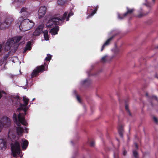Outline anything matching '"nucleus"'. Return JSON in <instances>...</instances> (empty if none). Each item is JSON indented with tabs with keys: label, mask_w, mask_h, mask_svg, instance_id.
Here are the masks:
<instances>
[{
	"label": "nucleus",
	"mask_w": 158,
	"mask_h": 158,
	"mask_svg": "<svg viewBox=\"0 0 158 158\" xmlns=\"http://www.w3.org/2000/svg\"><path fill=\"white\" fill-rule=\"evenodd\" d=\"M23 100L24 104L20 103L19 107L17 111L18 113L21 110H23V113H20L18 115V118L17 117L16 114L14 113L13 117L15 123L17 125L16 131L17 134L19 135H22L24 130L26 133L28 132L27 128L25 127L24 129L21 126V124L24 126H27V124L25 119L24 116L26 114V112L28 108L27 106L28 104L29 99L26 96H24L23 97Z\"/></svg>",
	"instance_id": "1"
},
{
	"label": "nucleus",
	"mask_w": 158,
	"mask_h": 158,
	"mask_svg": "<svg viewBox=\"0 0 158 158\" xmlns=\"http://www.w3.org/2000/svg\"><path fill=\"white\" fill-rule=\"evenodd\" d=\"M19 13L21 15L17 20V23L20 30L25 31L32 28L34 25L33 22L28 19H25L30 16V11L27 8L23 7L21 9Z\"/></svg>",
	"instance_id": "2"
},
{
	"label": "nucleus",
	"mask_w": 158,
	"mask_h": 158,
	"mask_svg": "<svg viewBox=\"0 0 158 158\" xmlns=\"http://www.w3.org/2000/svg\"><path fill=\"white\" fill-rule=\"evenodd\" d=\"M68 12H65L62 17L60 16V14L55 15L52 19L49 20L46 24V26L48 28H52L50 32L52 35H55L57 34L59 30V27L56 25H60L64 22V20L67 15Z\"/></svg>",
	"instance_id": "3"
},
{
	"label": "nucleus",
	"mask_w": 158,
	"mask_h": 158,
	"mask_svg": "<svg viewBox=\"0 0 158 158\" xmlns=\"http://www.w3.org/2000/svg\"><path fill=\"white\" fill-rule=\"evenodd\" d=\"M16 136L12 132L9 131L8 132V142L11 145L12 153L14 157L16 158H21L23 156L22 152H21L20 144L15 140Z\"/></svg>",
	"instance_id": "4"
},
{
	"label": "nucleus",
	"mask_w": 158,
	"mask_h": 158,
	"mask_svg": "<svg viewBox=\"0 0 158 158\" xmlns=\"http://www.w3.org/2000/svg\"><path fill=\"white\" fill-rule=\"evenodd\" d=\"M22 36H19L9 38L7 41L4 46V50L8 51L10 50L12 47L18 46V43L23 38Z\"/></svg>",
	"instance_id": "5"
},
{
	"label": "nucleus",
	"mask_w": 158,
	"mask_h": 158,
	"mask_svg": "<svg viewBox=\"0 0 158 158\" xmlns=\"http://www.w3.org/2000/svg\"><path fill=\"white\" fill-rule=\"evenodd\" d=\"M13 21V19L12 16L7 17L3 22L1 23L0 20V30H4L8 28Z\"/></svg>",
	"instance_id": "6"
},
{
	"label": "nucleus",
	"mask_w": 158,
	"mask_h": 158,
	"mask_svg": "<svg viewBox=\"0 0 158 158\" xmlns=\"http://www.w3.org/2000/svg\"><path fill=\"white\" fill-rule=\"evenodd\" d=\"M10 125V121L9 118L6 116L3 117L0 121V132L3 127H8Z\"/></svg>",
	"instance_id": "7"
},
{
	"label": "nucleus",
	"mask_w": 158,
	"mask_h": 158,
	"mask_svg": "<svg viewBox=\"0 0 158 158\" xmlns=\"http://www.w3.org/2000/svg\"><path fill=\"white\" fill-rule=\"evenodd\" d=\"M46 68L45 69L44 66L41 65L40 66L37 67L35 69L31 74V78L36 76L40 72H42L44 70H47Z\"/></svg>",
	"instance_id": "8"
},
{
	"label": "nucleus",
	"mask_w": 158,
	"mask_h": 158,
	"mask_svg": "<svg viewBox=\"0 0 158 158\" xmlns=\"http://www.w3.org/2000/svg\"><path fill=\"white\" fill-rule=\"evenodd\" d=\"M111 35H112L111 37L110 38H109L104 43V44L102 47L101 51H102L104 48L106 46L108 45L110 41L112 40L113 38L117 34V31L116 30H114L112 31L110 33Z\"/></svg>",
	"instance_id": "9"
},
{
	"label": "nucleus",
	"mask_w": 158,
	"mask_h": 158,
	"mask_svg": "<svg viewBox=\"0 0 158 158\" xmlns=\"http://www.w3.org/2000/svg\"><path fill=\"white\" fill-rule=\"evenodd\" d=\"M46 7L45 6H40L38 10V16L39 19L44 16L46 12Z\"/></svg>",
	"instance_id": "10"
},
{
	"label": "nucleus",
	"mask_w": 158,
	"mask_h": 158,
	"mask_svg": "<svg viewBox=\"0 0 158 158\" xmlns=\"http://www.w3.org/2000/svg\"><path fill=\"white\" fill-rule=\"evenodd\" d=\"M44 27V26L43 24L39 25L36 28L34 32L32 34H31V36H32V35L38 36L42 32Z\"/></svg>",
	"instance_id": "11"
},
{
	"label": "nucleus",
	"mask_w": 158,
	"mask_h": 158,
	"mask_svg": "<svg viewBox=\"0 0 158 158\" xmlns=\"http://www.w3.org/2000/svg\"><path fill=\"white\" fill-rule=\"evenodd\" d=\"M9 55V52L8 53L6 54L0 60V66H1V69H3L4 68L6 61L7 58L8 57Z\"/></svg>",
	"instance_id": "12"
},
{
	"label": "nucleus",
	"mask_w": 158,
	"mask_h": 158,
	"mask_svg": "<svg viewBox=\"0 0 158 158\" xmlns=\"http://www.w3.org/2000/svg\"><path fill=\"white\" fill-rule=\"evenodd\" d=\"M6 147V143L5 141L2 139H0V149L5 150Z\"/></svg>",
	"instance_id": "13"
},
{
	"label": "nucleus",
	"mask_w": 158,
	"mask_h": 158,
	"mask_svg": "<svg viewBox=\"0 0 158 158\" xmlns=\"http://www.w3.org/2000/svg\"><path fill=\"white\" fill-rule=\"evenodd\" d=\"M22 141L23 143L21 145L22 149L25 150L28 146V142L27 140L24 139H22Z\"/></svg>",
	"instance_id": "14"
},
{
	"label": "nucleus",
	"mask_w": 158,
	"mask_h": 158,
	"mask_svg": "<svg viewBox=\"0 0 158 158\" xmlns=\"http://www.w3.org/2000/svg\"><path fill=\"white\" fill-rule=\"evenodd\" d=\"M13 3L14 4L16 3L20 5L23 4L25 1V0H13Z\"/></svg>",
	"instance_id": "15"
},
{
	"label": "nucleus",
	"mask_w": 158,
	"mask_h": 158,
	"mask_svg": "<svg viewBox=\"0 0 158 158\" xmlns=\"http://www.w3.org/2000/svg\"><path fill=\"white\" fill-rule=\"evenodd\" d=\"M31 43L30 41L27 42L26 48L23 51V52H25L27 50H30L31 49Z\"/></svg>",
	"instance_id": "16"
},
{
	"label": "nucleus",
	"mask_w": 158,
	"mask_h": 158,
	"mask_svg": "<svg viewBox=\"0 0 158 158\" xmlns=\"http://www.w3.org/2000/svg\"><path fill=\"white\" fill-rule=\"evenodd\" d=\"M43 32L44 33V37L45 40L46 41L48 40L49 39L48 35V31L47 30H45Z\"/></svg>",
	"instance_id": "17"
},
{
	"label": "nucleus",
	"mask_w": 158,
	"mask_h": 158,
	"mask_svg": "<svg viewBox=\"0 0 158 158\" xmlns=\"http://www.w3.org/2000/svg\"><path fill=\"white\" fill-rule=\"evenodd\" d=\"M123 127L121 126H120L118 128V132L119 134L122 138L123 137Z\"/></svg>",
	"instance_id": "18"
},
{
	"label": "nucleus",
	"mask_w": 158,
	"mask_h": 158,
	"mask_svg": "<svg viewBox=\"0 0 158 158\" xmlns=\"http://www.w3.org/2000/svg\"><path fill=\"white\" fill-rule=\"evenodd\" d=\"M67 0H58L57 3L60 5H63L65 4L67 2Z\"/></svg>",
	"instance_id": "19"
},
{
	"label": "nucleus",
	"mask_w": 158,
	"mask_h": 158,
	"mask_svg": "<svg viewBox=\"0 0 158 158\" xmlns=\"http://www.w3.org/2000/svg\"><path fill=\"white\" fill-rule=\"evenodd\" d=\"M97 7H96V8H95L93 10H92L91 11V14L89 15L87 17V19L91 17L92 16H93L96 13L97 10Z\"/></svg>",
	"instance_id": "20"
},
{
	"label": "nucleus",
	"mask_w": 158,
	"mask_h": 158,
	"mask_svg": "<svg viewBox=\"0 0 158 158\" xmlns=\"http://www.w3.org/2000/svg\"><path fill=\"white\" fill-rule=\"evenodd\" d=\"M127 12L124 14L123 17H125L127 14H131L134 11V9H129L127 7Z\"/></svg>",
	"instance_id": "21"
},
{
	"label": "nucleus",
	"mask_w": 158,
	"mask_h": 158,
	"mask_svg": "<svg viewBox=\"0 0 158 158\" xmlns=\"http://www.w3.org/2000/svg\"><path fill=\"white\" fill-rule=\"evenodd\" d=\"M90 83V81L88 79H86L81 81V83L82 84L87 85Z\"/></svg>",
	"instance_id": "22"
},
{
	"label": "nucleus",
	"mask_w": 158,
	"mask_h": 158,
	"mask_svg": "<svg viewBox=\"0 0 158 158\" xmlns=\"http://www.w3.org/2000/svg\"><path fill=\"white\" fill-rule=\"evenodd\" d=\"M73 15V12H71L69 13L67 17L66 18V17H65V18L64 20H64L66 19V21H69V18L70 16Z\"/></svg>",
	"instance_id": "23"
},
{
	"label": "nucleus",
	"mask_w": 158,
	"mask_h": 158,
	"mask_svg": "<svg viewBox=\"0 0 158 158\" xmlns=\"http://www.w3.org/2000/svg\"><path fill=\"white\" fill-rule=\"evenodd\" d=\"M52 57V56L50 54H48L47 56L45 58V60L47 61H50Z\"/></svg>",
	"instance_id": "24"
},
{
	"label": "nucleus",
	"mask_w": 158,
	"mask_h": 158,
	"mask_svg": "<svg viewBox=\"0 0 158 158\" xmlns=\"http://www.w3.org/2000/svg\"><path fill=\"white\" fill-rule=\"evenodd\" d=\"M133 154L135 158H138V152L136 151H133Z\"/></svg>",
	"instance_id": "25"
},
{
	"label": "nucleus",
	"mask_w": 158,
	"mask_h": 158,
	"mask_svg": "<svg viewBox=\"0 0 158 158\" xmlns=\"http://www.w3.org/2000/svg\"><path fill=\"white\" fill-rule=\"evenodd\" d=\"M125 107L126 110L128 112L129 114V115H131L130 113V111L128 109V105H127V104H126Z\"/></svg>",
	"instance_id": "26"
},
{
	"label": "nucleus",
	"mask_w": 158,
	"mask_h": 158,
	"mask_svg": "<svg viewBox=\"0 0 158 158\" xmlns=\"http://www.w3.org/2000/svg\"><path fill=\"white\" fill-rule=\"evenodd\" d=\"M147 14H148V13L145 14V13H141L139 14L137 16L138 17L141 18V17H143V16L147 15Z\"/></svg>",
	"instance_id": "27"
},
{
	"label": "nucleus",
	"mask_w": 158,
	"mask_h": 158,
	"mask_svg": "<svg viewBox=\"0 0 158 158\" xmlns=\"http://www.w3.org/2000/svg\"><path fill=\"white\" fill-rule=\"evenodd\" d=\"M114 158H118V153L117 151L114 153Z\"/></svg>",
	"instance_id": "28"
},
{
	"label": "nucleus",
	"mask_w": 158,
	"mask_h": 158,
	"mask_svg": "<svg viewBox=\"0 0 158 158\" xmlns=\"http://www.w3.org/2000/svg\"><path fill=\"white\" fill-rule=\"evenodd\" d=\"M106 57H107V59H108L109 58L108 57L106 56H104V57H102V61L103 62L105 61L106 60H105V59H106Z\"/></svg>",
	"instance_id": "29"
},
{
	"label": "nucleus",
	"mask_w": 158,
	"mask_h": 158,
	"mask_svg": "<svg viewBox=\"0 0 158 158\" xmlns=\"http://www.w3.org/2000/svg\"><path fill=\"white\" fill-rule=\"evenodd\" d=\"M119 52V50L118 49H116L114 51V54L115 55H116L118 54Z\"/></svg>",
	"instance_id": "30"
},
{
	"label": "nucleus",
	"mask_w": 158,
	"mask_h": 158,
	"mask_svg": "<svg viewBox=\"0 0 158 158\" xmlns=\"http://www.w3.org/2000/svg\"><path fill=\"white\" fill-rule=\"evenodd\" d=\"M76 97L77 99V100L78 101L81 103V99L80 98H79V97L78 96V95H76Z\"/></svg>",
	"instance_id": "31"
},
{
	"label": "nucleus",
	"mask_w": 158,
	"mask_h": 158,
	"mask_svg": "<svg viewBox=\"0 0 158 158\" xmlns=\"http://www.w3.org/2000/svg\"><path fill=\"white\" fill-rule=\"evenodd\" d=\"M6 94L5 92L3 91H0V98H1L2 96V94Z\"/></svg>",
	"instance_id": "32"
},
{
	"label": "nucleus",
	"mask_w": 158,
	"mask_h": 158,
	"mask_svg": "<svg viewBox=\"0 0 158 158\" xmlns=\"http://www.w3.org/2000/svg\"><path fill=\"white\" fill-rule=\"evenodd\" d=\"M127 153V151L125 149H123V155H125Z\"/></svg>",
	"instance_id": "33"
},
{
	"label": "nucleus",
	"mask_w": 158,
	"mask_h": 158,
	"mask_svg": "<svg viewBox=\"0 0 158 158\" xmlns=\"http://www.w3.org/2000/svg\"><path fill=\"white\" fill-rule=\"evenodd\" d=\"M94 141H92L90 143V145L91 146H94Z\"/></svg>",
	"instance_id": "34"
},
{
	"label": "nucleus",
	"mask_w": 158,
	"mask_h": 158,
	"mask_svg": "<svg viewBox=\"0 0 158 158\" xmlns=\"http://www.w3.org/2000/svg\"><path fill=\"white\" fill-rule=\"evenodd\" d=\"M118 18L119 19L121 20L123 18V17H120V14L118 13Z\"/></svg>",
	"instance_id": "35"
},
{
	"label": "nucleus",
	"mask_w": 158,
	"mask_h": 158,
	"mask_svg": "<svg viewBox=\"0 0 158 158\" xmlns=\"http://www.w3.org/2000/svg\"><path fill=\"white\" fill-rule=\"evenodd\" d=\"M153 119L156 123H157L158 122L157 118H156L155 117H153Z\"/></svg>",
	"instance_id": "36"
},
{
	"label": "nucleus",
	"mask_w": 158,
	"mask_h": 158,
	"mask_svg": "<svg viewBox=\"0 0 158 158\" xmlns=\"http://www.w3.org/2000/svg\"><path fill=\"white\" fill-rule=\"evenodd\" d=\"M90 10H92L91 9V7L90 6H89L88 8V11L89 12Z\"/></svg>",
	"instance_id": "37"
},
{
	"label": "nucleus",
	"mask_w": 158,
	"mask_h": 158,
	"mask_svg": "<svg viewBox=\"0 0 158 158\" xmlns=\"http://www.w3.org/2000/svg\"><path fill=\"white\" fill-rule=\"evenodd\" d=\"M153 98L156 100H157L158 101V100H157V98L156 96H154L153 97Z\"/></svg>",
	"instance_id": "38"
},
{
	"label": "nucleus",
	"mask_w": 158,
	"mask_h": 158,
	"mask_svg": "<svg viewBox=\"0 0 158 158\" xmlns=\"http://www.w3.org/2000/svg\"><path fill=\"white\" fill-rule=\"evenodd\" d=\"M135 147L136 148H138V145H137V143H135Z\"/></svg>",
	"instance_id": "39"
},
{
	"label": "nucleus",
	"mask_w": 158,
	"mask_h": 158,
	"mask_svg": "<svg viewBox=\"0 0 158 158\" xmlns=\"http://www.w3.org/2000/svg\"><path fill=\"white\" fill-rule=\"evenodd\" d=\"M147 2V0H145ZM153 1V2H154V1H155V0H152Z\"/></svg>",
	"instance_id": "40"
},
{
	"label": "nucleus",
	"mask_w": 158,
	"mask_h": 158,
	"mask_svg": "<svg viewBox=\"0 0 158 158\" xmlns=\"http://www.w3.org/2000/svg\"><path fill=\"white\" fill-rule=\"evenodd\" d=\"M74 93H75V94H76V91H74Z\"/></svg>",
	"instance_id": "41"
},
{
	"label": "nucleus",
	"mask_w": 158,
	"mask_h": 158,
	"mask_svg": "<svg viewBox=\"0 0 158 158\" xmlns=\"http://www.w3.org/2000/svg\"><path fill=\"white\" fill-rule=\"evenodd\" d=\"M35 99V98H33V99H32V101L34 100Z\"/></svg>",
	"instance_id": "42"
},
{
	"label": "nucleus",
	"mask_w": 158,
	"mask_h": 158,
	"mask_svg": "<svg viewBox=\"0 0 158 158\" xmlns=\"http://www.w3.org/2000/svg\"><path fill=\"white\" fill-rule=\"evenodd\" d=\"M113 56H112L111 57V59H112V58H113Z\"/></svg>",
	"instance_id": "43"
},
{
	"label": "nucleus",
	"mask_w": 158,
	"mask_h": 158,
	"mask_svg": "<svg viewBox=\"0 0 158 158\" xmlns=\"http://www.w3.org/2000/svg\"><path fill=\"white\" fill-rule=\"evenodd\" d=\"M145 5L147 6V5L146 4H145Z\"/></svg>",
	"instance_id": "44"
},
{
	"label": "nucleus",
	"mask_w": 158,
	"mask_h": 158,
	"mask_svg": "<svg viewBox=\"0 0 158 158\" xmlns=\"http://www.w3.org/2000/svg\"><path fill=\"white\" fill-rule=\"evenodd\" d=\"M157 48H158V46L157 47Z\"/></svg>",
	"instance_id": "45"
}]
</instances>
